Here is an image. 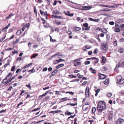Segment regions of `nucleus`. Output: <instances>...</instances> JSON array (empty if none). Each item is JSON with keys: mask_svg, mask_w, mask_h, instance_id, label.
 <instances>
[{"mask_svg": "<svg viewBox=\"0 0 124 124\" xmlns=\"http://www.w3.org/2000/svg\"><path fill=\"white\" fill-rule=\"evenodd\" d=\"M50 40L52 42H54L56 41V40L55 39H53L51 37V36H50Z\"/></svg>", "mask_w": 124, "mask_h": 124, "instance_id": "nucleus-39", "label": "nucleus"}, {"mask_svg": "<svg viewBox=\"0 0 124 124\" xmlns=\"http://www.w3.org/2000/svg\"><path fill=\"white\" fill-rule=\"evenodd\" d=\"M98 50L97 49H95L93 51V53L94 54H96L97 53Z\"/></svg>", "mask_w": 124, "mask_h": 124, "instance_id": "nucleus-49", "label": "nucleus"}, {"mask_svg": "<svg viewBox=\"0 0 124 124\" xmlns=\"http://www.w3.org/2000/svg\"><path fill=\"white\" fill-rule=\"evenodd\" d=\"M18 53V52L16 51H15V50H14V51H13L12 52V55H13L14 54H15L16 53L17 54Z\"/></svg>", "mask_w": 124, "mask_h": 124, "instance_id": "nucleus-53", "label": "nucleus"}, {"mask_svg": "<svg viewBox=\"0 0 124 124\" xmlns=\"http://www.w3.org/2000/svg\"><path fill=\"white\" fill-rule=\"evenodd\" d=\"M22 33V31L21 30H18L16 32V34L18 35H20Z\"/></svg>", "mask_w": 124, "mask_h": 124, "instance_id": "nucleus-33", "label": "nucleus"}, {"mask_svg": "<svg viewBox=\"0 0 124 124\" xmlns=\"http://www.w3.org/2000/svg\"><path fill=\"white\" fill-rule=\"evenodd\" d=\"M90 63V62L89 61H86L85 62V65H87L89 64Z\"/></svg>", "mask_w": 124, "mask_h": 124, "instance_id": "nucleus-41", "label": "nucleus"}, {"mask_svg": "<svg viewBox=\"0 0 124 124\" xmlns=\"http://www.w3.org/2000/svg\"><path fill=\"white\" fill-rule=\"evenodd\" d=\"M91 106H84V107L85 108L83 109V110L84 111L87 112L89 111L90 109L91 108Z\"/></svg>", "mask_w": 124, "mask_h": 124, "instance_id": "nucleus-8", "label": "nucleus"}, {"mask_svg": "<svg viewBox=\"0 0 124 124\" xmlns=\"http://www.w3.org/2000/svg\"><path fill=\"white\" fill-rule=\"evenodd\" d=\"M111 10L110 9L105 8L102 10L106 11H110Z\"/></svg>", "mask_w": 124, "mask_h": 124, "instance_id": "nucleus-50", "label": "nucleus"}, {"mask_svg": "<svg viewBox=\"0 0 124 124\" xmlns=\"http://www.w3.org/2000/svg\"><path fill=\"white\" fill-rule=\"evenodd\" d=\"M93 60H95V61L94 62L96 63H97L99 62V59L97 58L93 57Z\"/></svg>", "mask_w": 124, "mask_h": 124, "instance_id": "nucleus-15", "label": "nucleus"}, {"mask_svg": "<svg viewBox=\"0 0 124 124\" xmlns=\"http://www.w3.org/2000/svg\"><path fill=\"white\" fill-rule=\"evenodd\" d=\"M6 37V35H5L1 39H0V42H2L3 40L5 39Z\"/></svg>", "mask_w": 124, "mask_h": 124, "instance_id": "nucleus-44", "label": "nucleus"}, {"mask_svg": "<svg viewBox=\"0 0 124 124\" xmlns=\"http://www.w3.org/2000/svg\"><path fill=\"white\" fill-rule=\"evenodd\" d=\"M89 88L88 87H86L85 91V95L86 97L89 96Z\"/></svg>", "mask_w": 124, "mask_h": 124, "instance_id": "nucleus-7", "label": "nucleus"}, {"mask_svg": "<svg viewBox=\"0 0 124 124\" xmlns=\"http://www.w3.org/2000/svg\"><path fill=\"white\" fill-rule=\"evenodd\" d=\"M102 30V29L101 28L98 27L95 30V31L97 32L99 30V31H101Z\"/></svg>", "mask_w": 124, "mask_h": 124, "instance_id": "nucleus-31", "label": "nucleus"}, {"mask_svg": "<svg viewBox=\"0 0 124 124\" xmlns=\"http://www.w3.org/2000/svg\"><path fill=\"white\" fill-rule=\"evenodd\" d=\"M101 32H103L104 33H106L107 32V31L105 29L104 31H103L102 30Z\"/></svg>", "mask_w": 124, "mask_h": 124, "instance_id": "nucleus-57", "label": "nucleus"}, {"mask_svg": "<svg viewBox=\"0 0 124 124\" xmlns=\"http://www.w3.org/2000/svg\"><path fill=\"white\" fill-rule=\"evenodd\" d=\"M40 109V108H37L34 109V110H32V111L33 112L34 111H36L38 110H39Z\"/></svg>", "mask_w": 124, "mask_h": 124, "instance_id": "nucleus-58", "label": "nucleus"}, {"mask_svg": "<svg viewBox=\"0 0 124 124\" xmlns=\"http://www.w3.org/2000/svg\"><path fill=\"white\" fill-rule=\"evenodd\" d=\"M32 63H30L29 64L25 66V67L26 68H29V66H30L31 65H32Z\"/></svg>", "mask_w": 124, "mask_h": 124, "instance_id": "nucleus-47", "label": "nucleus"}, {"mask_svg": "<svg viewBox=\"0 0 124 124\" xmlns=\"http://www.w3.org/2000/svg\"><path fill=\"white\" fill-rule=\"evenodd\" d=\"M73 30L74 31H78V27H74L73 28Z\"/></svg>", "mask_w": 124, "mask_h": 124, "instance_id": "nucleus-51", "label": "nucleus"}, {"mask_svg": "<svg viewBox=\"0 0 124 124\" xmlns=\"http://www.w3.org/2000/svg\"><path fill=\"white\" fill-rule=\"evenodd\" d=\"M13 16V14L11 13L10 15H9L8 16H7V18L9 19L11 18Z\"/></svg>", "mask_w": 124, "mask_h": 124, "instance_id": "nucleus-46", "label": "nucleus"}, {"mask_svg": "<svg viewBox=\"0 0 124 124\" xmlns=\"http://www.w3.org/2000/svg\"><path fill=\"white\" fill-rule=\"evenodd\" d=\"M109 24L110 25H113L114 24V23L113 21L110 22H109Z\"/></svg>", "mask_w": 124, "mask_h": 124, "instance_id": "nucleus-55", "label": "nucleus"}, {"mask_svg": "<svg viewBox=\"0 0 124 124\" xmlns=\"http://www.w3.org/2000/svg\"><path fill=\"white\" fill-rule=\"evenodd\" d=\"M92 47L91 46H89L88 45H86L84 47H83L82 49L84 51H87V49H89L91 48Z\"/></svg>", "mask_w": 124, "mask_h": 124, "instance_id": "nucleus-9", "label": "nucleus"}, {"mask_svg": "<svg viewBox=\"0 0 124 124\" xmlns=\"http://www.w3.org/2000/svg\"><path fill=\"white\" fill-rule=\"evenodd\" d=\"M10 25V23H9L8 24L7 26L6 27L4 28H2V30H6V29L8 28L9 27V26Z\"/></svg>", "mask_w": 124, "mask_h": 124, "instance_id": "nucleus-32", "label": "nucleus"}, {"mask_svg": "<svg viewBox=\"0 0 124 124\" xmlns=\"http://www.w3.org/2000/svg\"><path fill=\"white\" fill-rule=\"evenodd\" d=\"M7 61L8 63L5 64L4 65V68H5L7 66L9 65L10 64L9 63L10 62V61H9V60L8 59Z\"/></svg>", "mask_w": 124, "mask_h": 124, "instance_id": "nucleus-27", "label": "nucleus"}, {"mask_svg": "<svg viewBox=\"0 0 124 124\" xmlns=\"http://www.w3.org/2000/svg\"><path fill=\"white\" fill-rule=\"evenodd\" d=\"M19 40L18 39H16V41L14 42V43L15 44H16L17 43L19 42Z\"/></svg>", "mask_w": 124, "mask_h": 124, "instance_id": "nucleus-60", "label": "nucleus"}, {"mask_svg": "<svg viewBox=\"0 0 124 124\" xmlns=\"http://www.w3.org/2000/svg\"><path fill=\"white\" fill-rule=\"evenodd\" d=\"M106 108V106L105 102L102 101H100L97 105V110L99 112H102L105 110Z\"/></svg>", "mask_w": 124, "mask_h": 124, "instance_id": "nucleus-1", "label": "nucleus"}, {"mask_svg": "<svg viewBox=\"0 0 124 124\" xmlns=\"http://www.w3.org/2000/svg\"><path fill=\"white\" fill-rule=\"evenodd\" d=\"M112 94L111 93H108L107 94V96L108 98H110L112 96Z\"/></svg>", "mask_w": 124, "mask_h": 124, "instance_id": "nucleus-29", "label": "nucleus"}, {"mask_svg": "<svg viewBox=\"0 0 124 124\" xmlns=\"http://www.w3.org/2000/svg\"><path fill=\"white\" fill-rule=\"evenodd\" d=\"M83 30H89L90 29V27L87 28H83L82 29Z\"/></svg>", "mask_w": 124, "mask_h": 124, "instance_id": "nucleus-37", "label": "nucleus"}, {"mask_svg": "<svg viewBox=\"0 0 124 124\" xmlns=\"http://www.w3.org/2000/svg\"><path fill=\"white\" fill-rule=\"evenodd\" d=\"M12 76V74L11 73H9L7 77L8 79H10L11 77Z\"/></svg>", "mask_w": 124, "mask_h": 124, "instance_id": "nucleus-34", "label": "nucleus"}, {"mask_svg": "<svg viewBox=\"0 0 124 124\" xmlns=\"http://www.w3.org/2000/svg\"><path fill=\"white\" fill-rule=\"evenodd\" d=\"M92 8L91 7L89 6H84L82 7V8H79L78 6V9L81 10H87L90 9Z\"/></svg>", "mask_w": 124, "mask_h": 124, "instance_id": "nucleus-5", "label": "nucleus"}, {"mask_svg": "<svg viewBox=\"0 0 124 124\" xmlns=\"http://www.w3.org/2000/svg\"><path fill=\"white\" fill-rule=\"evenodd\" d=\"M14 48H7L6 50L7 51H10L12 50Z\"/></svg>", "mask_w": 124, "mask_h": 124, "instance_id": "nucleus-63", "label": "nucleus"}, {"mask_svg": "<svg viewBox=\"0 0 124 124\" xmlns=\"http://www.w3.org/2000/svg\"><path fill=\"white\" fill-rule=\"evenodd\" d=\"M100 21V20L99 19H93V21L96 22H98Z\"/></svg>", "mask_w": 124, "mask_h": 124, "instance_id": "nucleus-54", "label": "nucleus"}, {"mask_svg": "<svg viewBox=\"0 0 124 124\" xmlns=\"http://www.w3.org/2000/svg\"><path fill=\"white\" fill-rule=\"evenodd\" d=\"M74 65L76 66H78V59H76L74 61Z\"/></svg>", "mask_w": 124, "mask_h": 124, "instance_id": "nucleus-23", "label": "nucleus"}, {"mask_svg": "<svg viewBox=\"0 0 124 124\" xmlns=\"http://www.w3.org/2000/svg\"><path fill=\"white\" fill-rule=\"evenodd\" d=\"M98 76L99 78L101 79H104L106 78V76L105 75L100 73L98 74Z\"/></svg>", "mask_w": 124, "mask_h": 124, "instance_id": "nucleus-6", "label": "nucleus"}, {"mask_svg": "<svg viewBox=\"0 0 124 124\" xmlns=\"http://www.w3.org/2000/svg\"><path fill=\"white\" fill-rule=\"evenodd\" d=\"M39 11H40V14L41 15L43 14L44 13V11H42L40 9V10Z\"/></svg>", "mask_w": 124, "mask_h": 124, "instance_id": "nucleus-64", "label": "nucleus"}, {"mask_svg": "<svg viewBox=\"0 0 124 124\" xmlns=\"http://www.w3.org/2000/svg\"><path fill=\"white\" fill-rule=\"evenodd\" d=\"M15 65L13 66L11 69V71H13L15 69Z\"/></svg>", "mask_w": 124, "mask_h": 124, "instance_id": "nucleus-42", "label": "nucleus"}, {"mask_svg": "<svg viewBox=\"0 0 124 124\" xmlns=\"http://www.w3.org/2000/svg\"><path fill=\"white\" fill-rule=\"evenodd\" d=\"M38 54H34L32 55V57L33 58H35L36 56H37L38 55Z\"/></svg>", "mask_w": 124, "mask_h": 124, "instance_id": "nucleus-48", "label": "nucleus"}, {"mask_svg": "<svg viewBox=\"0 0 124 124\" xmlns=\"http://www.w3.org/2000/svg\"><path fill=\"white\" fill-rule=\"evenodd\" d=\"M93 53L92 51H90L88 52V54L89 55H91Z\"/></svg>", "mask_w": 124, "mask_h": 124, "instance_id": "nucleus-59", "label": "nucleus"}, {"mask_svg": "<svg viewBox=\"0 0 124 124\" xmlns=\"http://www.w3.org/2000/svg\"><path fill=\"white\" fill-rule=\"evenodd\" d=\"M109 83V79H106L104 82V83L105 85H108Z\"/></svg>", "mask_w": 124, "mask_h": 124, "instance_id": "nucleus-20", "label": "nucleus"}, {"mask_svg": "<svg viewBox=\"0 0 124 124\" xmlns=\"http://www.w3.org/2000/svg\"><path fill=\"white\" fill-rule=\"evenodd\" d=\"M117 102L120 103L121 104H124V101H122L120 99H118L117 100Z\"/></svg>", "mask_w": 124, "mask_h": 124, "instance_id": "nucleus-19", "label": "nucleus"}, {"mask_svg": "<svg viewBox=\"0 0 124 124\" xmlns=\"http://www.w3.org/2000/svg\"><path fill=\"white\" fill-rule=\"evenodd\" d=\"M27 30H26L24 32V33H23V35H22V36H24L25 34L26 33L27 34Z\"/></svg>", "mask_w": 124, "mask_h": 124, "instance_id": "nucleus-61", "label": "nucleus"}, {"mask_svg": "<svg viewBox=\"0 0 124 124\" xmlns=\"http://www.w3.org/2000/svg\"><path fill=\"white\" fill-rule=\"evenodd\" d=\"M64 65V64H60L59 65L57 66L56 67V68L57 69H58L61 67L63 66Z\"/></svg>", "mask_w": 124, "mask_h": 124, "instance_id": "nucleus-24", "label": "nucleus"}, {"mask_svg": "<svg viewBox=\"0 0 124 124\" xmlns=\"http://www.w3.org/2000/svg\"><path fill=\"white\" fill-rule=\"evenodd\" d=\"M70 12L69 11H68L67 12H66L65 11L64 12V13H65V15L70 16H73V14H70Z\"/></svg>", "mask_w": 124, "mask_h": 124, "instance_id": "nucleus-11", "label": "nucleus"}, {"mask_svg": "<svg viewBox=\"0 0 124 124\" xmlns=\"http://www.w3.org/2000/svg\"><path fill=\"white\" fill-rule=\"evenodd\" d=\"M86 105H88V106H91L90 103L88 101H87L85 102V105H84V106H86Z\"/></svg>", "mask_w": 124, "mask_h": 124, "instance_id": "nucleus-30", "label": "nucleus"}, {"mask_svg": "<svg viewBox=\"0 0 124 124\" xmlns=\"http://www.w3.org/2000/svg\"><path fill=\"white\" fill-rule=\"evenodd\" d=\"M113 45L115 46H116L117 45V40L114 41L113 42Z\"/></svg>", "mask_w": 124, "mask_h": 124, "instance_id": "nucleus-25", "label": "nucleus"}, {"mask_svg": "<svg viewBox=\"0 0 124 124\" xmlns=\"http://www.w3.org/2000/svg\"><path fill=\"white\" fill-rule=\"evenodd\" d=\"M83 26L84 27H85L86 28L90 27H88V24L87 23H85L83 24Z\"/></svg>", "mask_w": 124, "mask_h": 124, "instance_id": "nucleus-28", "label": "nucleus"}, {"mask_svg": "<svg viewBox=\"0 0 124 124\" xmlns=\"http://www.w3.org/2000/svg\"><path fill=\"white\" fill-rule=\"evenodd\" d=\"M69 76L71 78H75L77 77L76 76L73 75H69Z\"/></svg>", "mask_w": 124, "mask_h": 124, "instance_id": "nucleus-36", "label": "nucleus"}, {"mask_svg": "<svg viewBox=\"0 0 124 124\" xmlns=\"http://www.w3.org/2000/svg\"><path fill=\"white\" fill-rule=\"evenodd\" d=\"M57 16L54 15H52L51 16L52 17V18H57Z\"/></svg>", "mask_w": 124, "mask_h": 124, "instance_id": "nucleus-52", "label": "nucleus"}, {"mask_svg": "<svg viewBox=\"0 0 124 124\" xmlns=\"http://www.w3.org/2000/svg\"><path fill=\"white\" fill-rule=\"evenodd\" d=\"M89 70L90 71H92L91 72L93 74H95L96 73V70L95 69H93V68L92 67H90L89 68Z\"/></svg>", "mask_w": 124, "mask_h": 124, "instance_id": "nucleus-13", "label": "nucleus"}, {"mask_svg": "<svg viewBox=\"0 0 124 124\" xmlns=\"http://www.w3.org/2000/svg\"><path fill=\"white\" fill-rule=\"evenodd\" d=\"M95 37L97 39L98 41L99 42H100L101 41L99 38V35L98 34H96V35L95 36Z\"/></svg>", "mask_w": 124, "mask_h": 124, "instance_id": "nucleus-17", "label": "nucleus"}, {"mask_svg": "<svg viewBox=\"0 0 124 124\" xmlns=\"http://www.w3.org/2000/svg\"><path fill=\"white\" fill-rule=\"evenodd\" d=\"M119 23L116 24V25L115 28L114 29V31L116 32H119L120 31V30L119 28Z\"/></svg>", "mask_w": 124, "mask_h": 124, "instance_id": "nucleus-4", "label": "nucleus"}, {"mask_svg": "<svg viewBox=\"0 0 124 124\" xmlns=\"http://www.w3.org/2000/svg\"><path fill=\"white\" fill-rule=\"evenodd\" d=\"M117 79L118 84H122L124 82V79L122 78L121 76L117 77Z\"/></svg>", "mask_w": 124, "mask_h": 124, "instance_id": "nucleus-3", "label": "nucleus"}, {"mask_svg": "<svg viewBox=\"0 0 124 124\" xmlns=\"http://www.w3.org/2000/svg\"><path fill=\"white\" fill-rule=\"evenodd\" d=\"M96 110V108L95 107H93L92 110V113L93 114H94Z\"/></svg>", "mask_w": 124, "mask_h": 124, "instance_id": "nucleus-26", "label": "nucleus"}, {"mask_svg": "<svg viewBox=\"0 0 124 124\" xmlns=\"http://www.w3.org/2000/svg\"><path fill=\"white\" fill-rule=\"evenodd\" d=\"M30 26V23H28L26 25H25L24 26H25V27L29 28Z\"/></svg>", "mask_w": 124, "mask_h": 124, "instance_id": "nucleus-56", "label": "nucleus"}, {"mask_svg": "<svg viewBox=\"0 0 124 124\" xmlns=\"http://www.w3.org/2000/svg\"><path fill=\"white\" fill-rule=\"evenodd\" d=\"M67 98H68L67 97L64 98H62L60 100V102H63L64 101H66L67 100H68V99H67Z\"/></svg>", "mask_w": 124, "mask_h": 124, "instance_id": "nucleus-16", "label": "nucleus"}, {"mask_svg": "<svg viewBox=\"0 0 124 124\" xmlns=\"http://www.w3.org/2000/svg\"><path fill=\"white\" fill-rule=\"evenodd\" d=\"M58 62H62V61H65V60H64L62 59H60L58 60Z\"/></svg>", "mask_w": 124, "mask_h": 124, "instance_id": "nucleus-62", "label": "nucleus"}, {"mask_svg": "<svg viewBox=\"0 0 124 124\" xmlns=\"http://www.w3.org/2000/svg\"><path fill=\"white\" fill-rule=\"evenodd\" d=\"M58 70H54L52 74V75L54 76L55 75V74L57 73L58 72Z\"/></svg>", "mask_w": 124, "mask_h": 124, "instance_id": "nucleus-18", "label": "nucleus"}, {"mask_svg": "<svg viewBox=\"0 0 124 124\" xmlns=\"http://www.w3.org/2000/svg\"><path fill=\"white\" fill-rule=\"evenodd\" d=\"M61 22H59L58 21H55V23L57 25H59L61 23Z\"/></svg>", "mask_w": 124, "mask_h": 124, "instance_id": "nucleus-40", "label": "nucleus"}, {"mask_svg": "<svg viewBox=\"0 0 124 124\" xmlns=\"http://www.w3.org/2000/svg\"><path fill=\"white\" fill-rule=\"evenodd\" d=\"M108 45L107 43H102L101 46V49L102 52L105 53L108 51Z\"/></svg>", "mask_w": 124, "mask_h": 124, "instance_id": "nucleus-2", "label": "nucleus"}, {"mask_svg": "<svg viewBox=\"0 0 124 124\" xmlns=\"http://www.w3.org/2000/svg\"><path fill=\"white\" fill-rule=\"evenodd\" d=\"M45 95L44 94V93L42 95H40L39 97V99L40 100H41V99H42V98H41V97L45 96V95Z\"/></svg>", "mask_w": 124, "mask_h": 124, "instance_id": "nucleus-43", "label": "nucleus"}, {"mask_svg": "<svg viewBox=\"0 0 124 124\" xmlns=\"http://www.w3.org/2000/svg\"><path fill=\"white\" fill-rule=\"evenodd\" d=\"M113 117V115L111 113H109L108 114V118L109 119H111Z\"/></svg>", "mask_w": 124, "mask_h": 124, "instance_id": "nucleus-21", "label": "nucleus"}, {"mask_svg": "<svg viewBox=\"0 0 124 124\" xmlns=\"http://www.w3.org/2000/svg\"><path fill=\"white\" fill-rule=\"evenodd\" d=\"M108 68H107V67H105L104 66H103V67L102 70L104 71H106L107 70H108Z\"/></svg>", "mask_w": 124, "mask_h": 124, "instance_id": "nucleus-45", "label": "nucleus"}, {"mask_svg": "<svg viewBox=\"0 0 124 124\" xmlns=\"http://www.w3.org/2000/svg\"><path fill=\"white\" fill-rule=\"evenodd\" d=\"M102 61L101 62L102 63L104 64L106 61V58L104 56H102L101 57Z\"/></svg>", "mask_w": 124, "mask_h": 124, "instance_id": "nucleus-12", "label": "nucleus"}, {"mask_svg": "<svg viewBox=\"0 0 124 124\" xmlns=\"http://www.w3.org/2000/svg\"><path fill=\"white\" fill-rule=\"evenodd\" d=\"M118 51L120 53H122L124 52V49L122 47H120L118 49Z\"/></svg>", "mask_w": 124, "mask_h": 124, "instance_id": "nucleus-22", "label": "nucleus"}, {"mask_svg": "<svg viewBox=\"0 0 124 124\" xmlns=\"http://www.w3.org/2000/svg\"><path fill=\"white\" fill-rule=\"evenodd\" d=\"M65 115H70L72 114V113L69 111H67L65 112Z\"/></svg>", "mask_w": 124, "mask_h": 124, "instance_id": "nucleus-38", "label": "nucleus"}, {"mask_svg": "<svg viewBox=\"0 0 124 124\" xmlns=\"http://www.w3.org/2000/svg\"><path fill=\"white\" fill-rule=\"evenodd\" d=\"M124 120L122 118H119L118 119L116 122V124H121L123 122Z\"/></svg>", "mask_w": 124, "mask_h": 124, "instance_id": "nucleus-10", "label": "nucleus"}, {"mask_svg": "<svg viewBox=\"0 0 124 124\" xmlns=\"http://www.w3.org/2000/svg\"><path fill=\"white\" fill-rule=\"evenodd\" d=\"M100 6H102V7H107L109 8H114V7L113 6H109L106 5H103V4H100Z\"/></svg>", "mask_w": 124, "mask_h": 124, "instance_id": "nucleus-14", "label": "nucleus"}, {"mask_svg": "<svg viewBox=\"0 0 124 124\" xmlns=\"http://www.w3.org/2000/svg\"><path fill=\"white\" fill-rule=\"evenodd\" d=\"M77 103H76L75 104L74 103H69V104H67V105H71L72 106H74L75 105H77Z\"/></svg>", "mask_w": 124, "mask_h": 124, "instance_id": "nucleus-35", "label": "nucleus"}]
</instances>
